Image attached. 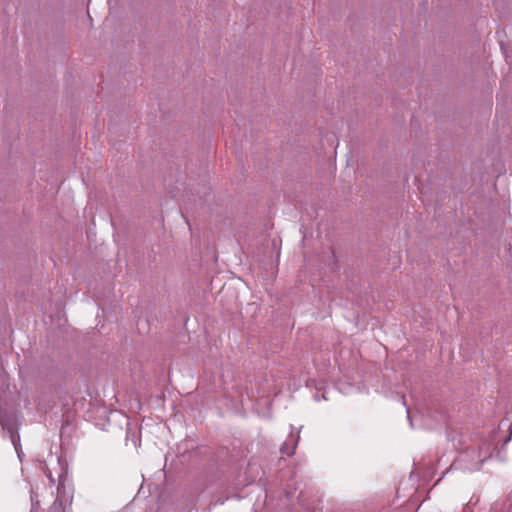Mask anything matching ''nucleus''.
Instances as JSON below:
<instances>
[{
	"label": "nucleus",
	"mask_w": 512,
	"mask_h": 512,
	"mask_svg": "<svg viewBox=\"0 0 512 512\" xmlns=\"http://www.w3.org/2000/svg\"><path fill=\"white\" fill-rule=\"evenodd\" d=\"M296 445H297V440H295V441L293 442V444H292V447H291V448L289 447L288 443L286 442V443L282 446L281 450H282V452H283L284 454H286V455H292V454H293V450H294V448H295V446H296Z\"/></svg>",
	"instance_id": "obj_1"
},
{
	"label": "nucleus",
	"mask_w": 512,
	"mask_h": 512,
	"mask_svg": "<svg viewBox=\"0 0 512 512\" xmlns=\"http://www.w3.org/2000/svg\"><path fill=\"white\" fill-rule=\"evenodd\" d=\"M13 443H14L15 449L18 451V446H17V444L15 443L14 440H13Z\"/></svg>",
	"instance_id": "obj_2"
}]
</instances>
